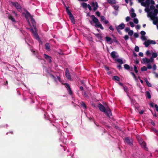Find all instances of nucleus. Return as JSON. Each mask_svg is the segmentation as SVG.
Masks as SVG:
<instances>
[{
	"instance_id": "1",
	"label": "nucleus",
	"mask_w": 158,
	"mask_h": 158,
	"mask_svg": "<svg viewBox=\"0 0 158 158\" xmlns=\"http://www.w3.org/2000/svg\"><path fill=\"white\" fill-rule=\"evenodd\" d=\"M141 3V5L146 7L145 9V12L148 13H153L154 10L156 9L153 5L154 4V2L152 0H139Z\"/></svg>"
},
{
	"instance_id": "2",
	"label": "nucleus",
	"mask_w": 158,
	"mask_h": 158,
	"mask_svg": "<svg viewBox=\"0 0 158 158\" xmlns=\"http://www.w3.org/2000/svg\"><path fill=\"white\" fill-rule=\"evenodd\" d=\"M26 17L28 23L31 28V31L35 37L38 40H40L39 36L37 34V30L35 25V22L32 16L29 13H27L26 15Z\"/></svg>"
},
{
	"instance_id": "3",
	"label": "nucleus",
	"mask_w": 158,
	"mask_h": 158,
	"mask_svg": "<svg viewBox=\"0 0 158 158\" xmlns=\"http://www.w3.org/2000/svg\"><path fill=\"white\" fill-rule=\"evenodd\" d=\"M158 13V10L156 9L154 10L153 13H148V16L153 21V24L157 25L158 29V17L156 16Z\"/></svg>"
},
{
	"instance_id": "4",
	"label": "nucleus",
	"mask_w": 158,
	"mask_h": 158,
	"mask_svg": "<svg viewBox=\"0 0 158 158\" xmlns=\"http://www.w3.org/2000/svg\"><path fill=\"white\" fill-rule=\"evenodd\" d=\"M91 18L92 21H90V22L91 24H93V22L95 23L94 26L96 27L100 28L102 29H103V27L102 24L100 23L98 20L94 15H92L90 16Z\"/></svg>"
},
{
	"instance_id": "5",
	"label": "nucleus",
	"mask_w": 158,
	"mask_h": 158,
	"mask_svg": "<svg viewBox=\"0 0 158 158\" xmlns=\"http://www.w3.org/2000/svg\"><path fill=\"white\" fill-rule=\"evenodd\" d=\"M91 18L92 21H90V22L91 24H93V22L95 23L94 26L96 27L100 28L102 29H103V27L102 24L100 23L98 20L94 15H92L90 16Z\"/></svg>"
},
{
	"instance_id": "6",
	"label": "nucleus",
	"mask_w": 158,
	"mask_h": 158,
	"mask_svg": "<svg viewBox=\"0 0 158 158\" xmlns=\"http://www.w3.org/2000/svg\"><path fill=\"white\" fill-rule=\"evenodd\" d=\"M136 137L138 140L139 143L141 145V147L147 150V148L146 146V144L144 142L142 139H141V138L139 135L137 136Z\"/></svg>"
},
{
	"instance_id": "7",
	"label": "nucleus",
	"mask_w": 158,
	"mask_h": 158,
	"mask_svg": "<svg viewBox=\"0 0 158 158\" xmlns=\"http://www.w3.org/2000/svg\"><path fill=\"white\" fill-rule=\"evenodd\" d=\"M11 6H13L16 8L19 12H21L22 11V7L17 2H11Z\"/></svg>"
},
{
	"instance_id": "8",
	"label": "nucleus",
	"mask_w": 158,
	"mask_h": 158,
	"mask_svg": "<svg viewBox=\"0 0 158 158\" xmlns=\"http://www.w3.org/2000/svg\"><path fill=\"white\" fill-rule=\"evenodd\" d=\"M143 61L142 63L143 64H149L150 63L152 62L153 61V59L152 58H151L150 59H149L147 58H143Z\"/></svg>"
},
{
	"instance_id": "9",
	"label": "nucleus",
	"mask_w": 158,
	"mask_h": 158,
	"mask_svg": "<svg viewBox=\"0 0 158 158\" xmlns=\"http://www.w3.org/2000/svg\"><path fill=\"white\" fill-rule=\"evenodd\" d=\"M66 10L67 11V13L69 15V17L70 18V19L71 22L73 23H75V20L74 18L72 15V14L71 13L69 10L68 9V8L66 7Z\"/></svg>"
},
{
	"instance_id": "10",
	"label": "nucleus",
	"mask_w": 158,
	"mask_h": 158,
	"mask_svg": "<svg viewBox=\"0 0 158 158\" xmlns=\"http://www.w3.org/2000/svg\"><path fill=\"white\" fill-rule=\"evenodd\" d=\"M125 26V24L124 23H121L118 26L116 27V29L119 33H121V32L120 30L123 29L124 28Z\"/></svg>"
},
{
	"instance_id": "11",
	"label": "nucleus",
	"mask_w": 158,
	"mask_h": 158,
	"mask_svg": "<svg viewBox=\"0 0 158 158\" xmlns=\"http://www.w3.org/2000/svg\"><path fill=\"white\" fill-rule=\"evenodd\" d=\"M98 107L100 110L102 112H106V107H105L102 104L100 103L98 105Z\"/></svg>"
},
{
	"instance_id": "12",
	"label": "nucleus",
	"mask_w": 158,
	"mask_h": 158,
	"mask_svg": "<svg viewBox=\"0 0 158 158\" xmlns=\"http://www.w3.org/2000/svg\"><path fill=\"white\" fill-rule=\"evenodd\" d=\"M65 76L69 80H72L70 75L69 73V70L67 69H66V70Z\"/></svg>"
},
{
	"instance_id": "13",
	"label": "nucleus",
	"mask_w": 158,
	"mask_h": 158,
	"mask_svg": "<svg viewBox=\"0 0 158 158\" xmlns=\"http://www.w3.org/2000/svg\"><path fill=\"white\" fill-rule=\"evenodd\" d=\"M125 141L127 144L131 145L132 144L133 140L131 138L127 137L125 138Z\"/></svg>"
},
{
	"instance_id": "14",
	"label": "nucleus",
	"mask_w": 158,
	"mask_h": 158,
	"mask_svg": "<svg viewBox=\"0 0 158 158\" xmlns=\"http://www.w3.org/2000/svg\"><path fill=\"white\" fill-rule=\"evenodd\" d=\"M108 116H110L111 115V113L110 109L108 107H106V112H104Z\"/></svg>"
},
{
	"instance_id": "15",
	"label": "nucleus",
	"mask_w": 158,
	"mask_h": 158,
	"mask_svg": "<svg viewBox=\"0 0 158 158\" xmlns=\"http://www.w3.org/2000/svg\"><path fill=\"white\" fill-rule=\"evenodd\" d=\"M134 10L133 9H131V10L130 11V15L131 16L132 18H135L136 16V14L134 12Z\"/></svg>"
},
{
	"instance_id": "16",
	"label": "nucleus",
	"mask_w": 158,
	"mask_h": 158,
	"mask_svg": "<svg viewBox=\"0 0 158 158\" xmlns=\"http://www.w3.org/2000/svg\"><path fill=\"white\" fill-rule=\"evenodd\" d=\"M111 56L114 59H115L118 57V56L116 52H112L111 54Z\"/></svg>"
},
{
	"instance_id": "17",
	"label": "nucleus",
	"mask_w": 158,
	"mask_h": 158,
	"mask_svg": "<svg viewBox=\"0 0 158 158\" xmlns=\"http://www.w3.org/2000/svg\"><path fill=\"white\" fill-rule=\"evenodd\" d=\"M92 5L94 8V10H96L98 7V3L96 2H93L92 3Z\"/></svg>"
},
{
	"instance_id": "18",
	"label": "nucleus",
	"mask_w": 158,
	"mask_h": 158,
	"mask_svg": "<svg viewBox=\"0 0 158 158\" xmlns=\"http://www.w3.org/2000/svg\"><path fill=\"white\" fill-rule=\"evenodd\" d=\"M101 21L104 23L105 24H107L108 23V21L103 16L101 17Z\"/></svg>"
},
{
	"instance_id": "19",
	"label": "nucleus",
	"mask_w": 158,
	"mask_h": 158,
	"mask_svg": "<svg viewBox=\"0 0 158 158\" xmlns=\"http://www.w3.org/2000/svg\"><path fill=\"white\" fill-rule=\"evenodd\" d=\"M44 57L45 58V59L50 63H51L52 62L51 58L49 56L46 54H45L44 55Z\"/></svg>"
},
{
	"instance_id": "20",
	"label": "nucleus",
	"mask_w": 158,
	"mask_h": 158,
	"mask_svg": "<svg viewBox=\"0 0 158 158\" xmlns=\"http://www.w3.org/2000/svg\"><path fill=\"white\" fill-rule=\"evenodd\" d=\"M65 86L67 89L68 90H69V93L70 94H71L72 92H71V90L70 89V86H69V85L68 84H65Z\"/></svg>"
},
{
	"instance_id": "21",
	"label": "nucleus",
	"mask_w": 158,
	"mask_h": 158,
	"mask_svg": "<svg viewBox=\"0 0 158 158\" xmlns=\"http://www.w3.org/2000/svg\"><path fill=\"white\" fill-rule=\"evenodd\" d=\"M107 2L110 4L113 5L115 4L116 1L115 0H107Z\"/></svg>"
},
{
	"instance_id": "22",
	"label": "nucleus",
	"mask_w": 158,
	"mask_h": 158,
	"mask_svg": "<svg viewBox=\"0 0 158 158\" xmlns=\"http://www.w3.org/2000/svg\"><path fill=\"white\" fill-rule=\"evenodd\" d=\"M144 44L146 47H148L150 44L149 40H148L146 41H145L144 43Z\"/></svg>"
},
{
	"instance_id": "23",
	"label": "nucleus",
	"mask_w": 158,
	"mask_h": 158,
	"mask_svg": "<svg viewBox=\"0 0 158 158\" xmlns=\"http://www.w3.org/2000/svg\"><path fill=\"white\" fill-rule=\"evenodd\" d=\"M158 55L157 53L155 52H153L152 54V56L151 58H155L157 57Z\"/></svg>"
},
{
	"instance_id": "24",
	"label": "nucleus",
	"mask_w": 158,
	"mask_h": 158,
	"mask_svg": "<svg viewBox=\"0 0 158 158\" xmlns=\"http://www.w3.org/2000/svg\"><path fill=\"white\" fill-rule=\"evenodd\" d=\"M144 81L146 82V84L149 87H151L152 86L151 84L148 81L147 79H145Z\"/></svg>"
},
{
	"instance_id": "25",
	"label": "nucleus",
	"mask_w": 158,
	"mask_h": 158,
	"mask_svg": "<svg viewBox=\"0 0 158 158\" xmlns=\"http://www.w3.org/2000/svg\"><path fill=\"white\" fill-rule=\"evenodd\" d=\"M45 48L47 50H49L50 49V46L49 44L47 43L45 45Z\"/></svg>"
},
{
	"instance_id": "26",
	"label": "nucleus",
	"mask_w": 158,
	"mask_h": 158,
	"mask_svg": "<svg viewBox=\"0 0 158 158\" xmlns=\"http://www.w3.org/2000/svg\"><path fill=\"white\" fill-rule=\"evenodd\" d=\"M146 96L147 97H148V98H151V96L150 93L148 92V91L146 92Z\"/></svg>"
},
{
	"instance_id": "27",
	"label": "nucleus",
	"mask_w": 158,
	"mask_h": 158,
	"mask_svg": "<svg viewBox=\"0 0 158 158\" xmlns=\"http://www.w3.org/2000/svg\"><path fill=\"white\" fill-rule=\"evenodd\" d=\"M106 41L108 42H110L111 41V38L109 37L106 36Z\"/></svg>"
},
{
	"instance_id": "28",
	"label": "nucleus",
	"mask_w": 158,
	"mask_h": 158,
	"mask_svg": "<svg viewBox=\"0 0 158 158\" xmlns=\"http://www.w3.org/2000/svg\"><path fill=\"white\" fill-rule=\"evenodd\" d=\"M81 105L84 108V109L86 108V106L84 102H81Z\"/></svg>"
},
{
	"instance_id": "29",
	"label": "nucleus",
	"mask_w": 158,
	"mask_h": 158,
	"mask_svg": "<svg viewBox=\"0 0 158 158\" xmlns=\"http://www.w3.org/2000/svg\"><path fill=\"white\" fill-rule=\"evenodd\" d=\"M113 79L114 80L118 81L119 80V78L117 76H114L113 77Z\"/></svg>"
},
{
	"instance_id": "30",
	"label": "nucleus",
	"mask_w": 158,
	"mask_h": 158,
	"mask_svg": "<svg viewBox=\"0 0 158 158\" xmlns=\"http://www.w3.org/2000/svg\"><path fill=\"white\" fill-rule=\"evenodd\" d=\"M117 61H118V62L120 64H123V61L122 60L120 59H118L117 60Z\"/></svg>"
},
{
	"instance_id": "31",
	"label": "nucleus",
	"mask_w": 158,
	"mask_h": 158,
	"mask_svg": "<svg viewBox=\"0 0 158 158\" xmlns=\"http://www.w3.org/2000/svg\"><path fill=\"white\" fill-rule=\"evenodd\" d=\"M128 34L132 36L133 34V31L132 30H130L128 32Z\"/></svg>"
},
{
	"instance_id": "32",
	"label": "nucleus",
	"mask_w": 158,
	"mask_h": 158,
	"mask_svg": "<svg viewBox=\"0 0 158 158\" xmlns=\"http://www.w3.org/2000/svg\"><path fill=\"white\" fill-rule=\"evenodd\" d=\"M147 70V67L145 66H143L141 69V70L142 71H145Z\"/></svg>"
},
{
	"instance_id": "33",
	"label": "nucleus",
	"mask_w": 158,
	"mask_h": 158,
	"mask_svg": "<svg viewBox=\"0 0 158 158\" xmlns=\"http://www.w3.org/2000/svg\"><path fill=\"white\" fill-rule=\"evenodd\" d=\"M134 23H135L137 24L139 22L137 18H134L133 20Z\"/></svg>"
},
{
	"instance_id": "34",
	"label": "nucleus",
	"mask_w": 158,
	"mask_h": 158,
	"mask_svg": "<svg viewBox=\"0 0 158 158\" xmlns=\"http://www.w3.org/2000/svg\"><path fill=\"white\" fill-rule=\"evenodd\" d=\"M124 68L127 69H129V66L127 64H125L124 65Z\"/></svg>"
},
{
	"instance_id": "35",
	"label": "nucleus",
	"mask_w": 158,
	"mask_h": 158,
	"mask_svg": "<svg viewBox=\"0 0 158 158\" xmlns=\"http://www.w3.org/2000/svg\"><path fill=\"white\" fill-rule=\"evenodd\" d=\"M9 19L11 20L13 22L15 21V19L11 16H10L9 17Z\"/></svg>"
},
{
	"instance_id": "36",
	"label": "nucleus",
	"mask_w": 158,
	"mask_h": 158,
	"mask_svg": "<svg viewBox=\"0 0 158 158\" xmlns=\"http://www.w3.org/2000/svg\"><path fill=\"white\" fill-rule=\"evenodd\" d=\"M135 51L137 52H138L139 51V47L137 46H136L135 48Z\"/></svg>"
},
{
	"instance_id": "37",
	"label": "nucleus",
	"mask_w": 158,
	"mask_h": 158,
	"mask_svg": "<svg viewBox=\"0 0 158 158\" xmlns=\"http://www.w3.org/2000/svg\"><path fill=\"white\" fill-rule=\"evenodd\" d=\"M149 42H150V44H156V42L154 40H149Z\"/></svg>"
},
{
	"instance_id": "38",
	"label": "nucleus",
	"mask_w": 158,
	"mask_h": 158,
	"mask_svg": "<svg viewBox=\"0 0 158 158\" xmlns=\"http://www.w3.org/2000/svg\"><path fill=\"white\" fill-rule=\"evenodd\" d=\"M130 18L129 16L127 17L126 18V21L127 22H128L130 19Z\"/></svg>"
},
{
	"instance_id": "39",
	"label": "nucleus",
	"mask_w": 158,
	"mask_h": 158,
	"mask_svg": "<svg viewBox=\"0 0 158 158\" xmlns=\"http://www.w3.org/2000/svg\"><path fill=\"white\" fill-rule=\"evenodd\" d=\"M129 23L131 27H133L134 26V24L132 22H130Z\"/></svg>"
},
{
	"instance_id": "40",
	"label": "nucleus",
	"mask_w": 158,
	"mask_h": 158,
	"mask_svg": "<svg viewBox=\"0 0 158 158\" xmlns=\"http://www.w3.org/2000/svg\"><path fill=\"white\" fill-rule=\"evenodd\" d=\"M114 9L117 10L118 8V5H114L113 6Z\"/></svg>"
},
{
	"instance_id": "41",
	"label": "nucleus",
	"mask_w": 158,
	"mask_h": 158,
	"mask_svg": "<svg viewBox=\"0 0 158 158\" xmlns=\"http://www.w3.org/2000/svg\"><path fill=\"white\" fill-rule=\"evenodd\" d=\"M146 34V33L145 31H141L140 32V34L142 35V36Z\"/></svg>"
},
{
	"instance_id": "42",
	"label": "nucleus",
	"mask_w": 158,
	"mask_h": 158,
	"mask_svg": "<svg viewBox=\"0 0 158 158\" xmlns=\"http://www.w3.org/2000/svg\"><path fill=\"white\" fill-rule=\"evenodd\" d=\"M123 89L124 91L127 93L128 90V88L126 87H123Z\"/></svg>"
},
{
	"instance_id": "43",
	"label": "nucleus",
	"mask_w": 158,
	"mask_h": 158,
	"mask_svg": "<svg viewBox=\"0 0 158 158\" xmlns=\"http://www.w3.org/2000/svg\"><path fill=\"white\" fill-rule=\"evenodd\" d=\"M134 71L135 73H138V70H137V68L135 66H134Z\"/></svg>"
},
{
	"instance_id": "44",
	"label": "nucleus",
	"mask_w": 158,
	"mask_h": 158,
	"mask_svg": "<svg viewBox=\"0 0 158 158\" xmlns=\"http://www.w3.org/2000/svg\"><path fill=\"white\" fill-rule=\"evenodd\" d=\"M147 68L149 69H150L152 68V67L151 65L149 64H148Z\"/></svg>"
},
{
	"instance_id": "45",
	"label": "nucleus",
	"mask_w": 158,
	"mask_h": 158,
	"mask_svg": "<svg viewBox=\"0 0 158 158\" xmlns=\"http://www.w3.org/2000/svg\"><path fill=\"white\" fill-rule=\"evenodd\" d=\"M86 7H87L90 10H91L92 8L91 6L89 5L88 4L87 5Z\"/></svg>"
},
{
	"instance_id": "46",
	"label": "nucleus",
	"mask_w": 158,
	"mask_h": 158,
	"mask_svg": "<svg viewBox=\"0 0 158 158\" xmlns=\"http://www.w3.org/2000/svg\"><path fill=\"white\" fill-rule=\"evenodd\" d=\"M125 31L127 32H129V31H130V29L128 27H126V28L125 29Z\"/></svg>"
},
{
	"instance_id": "47",
	"label": "nucleus",
	"mask_w": 158,
	"mask_h": 158,
	"mask_svg": "<svg viewBox=\"0 0 158 158\" xmlns=\"http://www.w3.org/2000/svg\"><path fill=\"white\" fill-rule=\"evenodd\" d=\"M139 56L142 57L143 56V53L142 52H140L139 53Z\"/></svg>"
},
{
	"instance_id": "48",
	"label": "nucleus",
	"mask_w": 158,
	"mask_h": 158,
	"mask_svg": "<svg viewBox=\"0 0 158 158\" xmlns=\"http://www.w3.org/2000/svg\"><path fill=\"white\" fill-rule=\"evenodd\" d=\"M124 38L126 40H127L128 39L129 37L127 35H125L124 37Z\"/></svg>"
},
{
	"instance_id": "49",
	"label": "nucleus",
	"mask_w": 158,
	"mask_h": 158,
	"mask_svg": "<svg viewBox=\"0 0 158 158\" xmlns=\"http://www.w3.org/2000/svg\"><path fill=\"white\" fill-rule=\"evenodd\" d=\"M155 107L156 108V110L158 112V106L156 104H155Z\"/></svg>"
},
{
	"instance_id": "50",
	"label": "nucleus",
	"mask_w": 158,
	"mask_h": 158,
	"mask_svg": "<svg viewBox=\"0 0 158 158\" xmlns=\"http://www.w3.org/2000/svg\"><path fill=\"white\" fill-rule=\"evenodd\" d=\"M135 28L137 30L139 29L140 28V26L139 25H138L136 26Z\"/></svg>"
},
{
	"instance_id": "51",
	"label": "nucleus",
	"mask_w": 158,
	"mask_h": 158,
	"mask_svg": "<svg viewBox=\"0 0 158 158\" xmlns=\"http://www.w3.org/2000/svg\"><path fill=\"white\" fill-rule=\"evenodd\" d=\"M87 6V5L85 3H83L82 4V6L84 7H86Z\"/></svg>"
},
{
	"instance_id": "52",
	"label": "nucleus",
	"mask_w": 158,
	"mask_h": 158,
	"mask_svg": "<svg viewBox=\"0 0 158 158\" xmlns=\"http://www.w3.org/2000/svg\"><path fill=\"white\" fill-rule=\"evenodd\" d=\"M141 39L143 40H146L145 37L144 35L142 36Z\"/></svg>"
},
{
	"instance_id": "53",
	"label": "nucleus",
	"mask_w": 158,
	"mask_h": 158,
	"mask_svg": "<svg viewBox=\"0 0 158 158\" xmlns=\"http://www.w3.org/2000/svg\"><path fill=\"white\" fill-rule=\"evenodd\" d=\"M96 35L98 37L100 38L101 37V35L100 34H96Z\"/></svg>"
},
{
	"instance_id": "54",
	"label": "nucleus",
	"mask_w": 158,
	"mask_h": 158,
	"mask_svg": "<svg viewBox=\"0 0 158 158\" xmlns=\"http://www.w3.org/2000/svg\"><path fill=\"white\" fill-rule=\"evenodd\" d=\"M96 14L99 17L100 16V13L98 11H97L96 12Z\"/></svg>"
},
{
	"instance_id": "55",
	"label": "nucleus",
	"mask_w": 158,
	"mask_h": 158,
	"mask_svg": "<svg viewBox=\"0 0 158 158\" xmlns=\"http://www.w3.org/2000/svg\"><path fill=\"white\" fill-rule=\"evenodd\" d=\"M109 29L112 31H113L114 30L113 28V27L112 26H110L109 27Z\"/></svg>"
},
{
	"instance_id": "56",
	"label": "nucleus",
	"mask_w": 158,
	"mask_h": 158,
	"mask_svg": "<svg viewBox=\"0 0 158 158\" xmlns=\"http://www.w3.org/2000/svg\"><path fill=\"white\" fill-rule=\"evenodd\" d=\"M153 68L154 70H155L156 69V66L155 64H154L153 65Z\"/></svg>"
},
{
	"instance_id": "57",
	"label": "nucleus",
	"mask_w": 158,
	"mask_h": 158,
	"mask_svg": "<svg viewBox=\"0 0 158 158\" xmlns=\"http://www.w3.org/2000/svg\"><path fill=\"white\" fill-rule=\"evenodd\" d=\"M57 80L60 81V82H61L60 78L58 77H57V79L56 80V81H57Z\"/></svg>"
},
{
	"instance_id": "58",
	"label": "nucleus",
	"mask_w": 158,
	"mask_h": 158,
	"mask_svg": "<svg viewBox=\"0 0 158 158\" xmlns=\"http://www.w3.org/2000/svg\"><path fill=\"white\" fill-rule=\"evenodd\" d=\"M134 36L135 37H137L138 36V34L137 33H135L134 34Z\"/></svg>"
},
{
	"instance_id": "59",
	"label": "nucleus",
	"mask_w": 158,
	"mask_h": 158,
	"mask_svg": "<svg viewBox=\"0 0 158 158\" xmlns=\"http://www.w3.org/2000/svg\"><path fill=\"white\" fill-rule=\"evenodd\" d=\"M146 54L147 55H148L150 54V52L149 51H148L146 52Z\"/></svg>"
},
{
	"instance_id": "60",
	"label": "nucleus",
	"mask_w": 158,
	"mask_h": 158,
	"mask_svg": "<svg viewBox=\"0 0 158 158\" xmlns=\"http://www.w3.org/2000/svg\"><path fill=\"white\" fill-rule=\"evenodd\" d=\"M150 106L152 107H153V103H150Z\"/></svg>"
},
{
	"instance_id": "61",
	"label": "nucleus",
	"mask_w": 158,
	"mask_h": 158,
	"mask_svg": "<svg viewBox=\"0 0 158 158\" xmlns=\"http://www.w3.org/2000/svg\"><path fill=\"white\" fill-rule=\"evenodd\" d=\"M131 0H125V2L126 3H128L129 1H131Z\"/></svg>"
},
{
	"instance_id": "62",
	"label": "nucleus",
	"mask_w": 158,
	"mask_h": 158,
	"mask_svg": "<svg viewBox=\"0 0 158 158\" xmlns=\"http://www.w3.org/2000/svg\"><path fill=\"white\" fill-rule=\"evenodd\" d=\"M105 68L106 70H108L109 69V68L106 67H105Z\"/></svg>"
},
{
	"instance_id": "63",
	"label": "nucleus",
	"mask_w": 158,
	"mask_h": 158,
	"mask_svg": "<svg viewBox=\"0 0 158 158\" xmlns=\"http://www.w3.org/2000/svg\"><path fill=\"white\" fill-rule=\"evenodd\" d=\"M151 123L153 126H154L155 125V124L154 123L153 121H151Z\"/></svg>"
},
{
	"instance_id": "64",
	"label": "nucleus",
	"mask_w": 158,
	"mask_h": 158,
	"mask_svg": "<svg viewBox=\"0 0 158 158\" xmlns=\"http://www.w3.org/2000/svg\"><path fill=\"white\" fill-rule=\"evenodd\" d=\"M144 112V111L143 110H142L140 112H139V113L140 114H142Z\"/></svg>"
}]
</instances>
